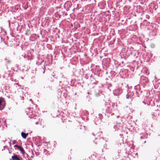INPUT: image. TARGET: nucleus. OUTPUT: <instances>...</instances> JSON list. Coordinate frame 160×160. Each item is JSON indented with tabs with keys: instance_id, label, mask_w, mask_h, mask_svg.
<instances>
[{
	"instance_id": "1a4fd4ad",
	"label": "nucleus",
	"mask_w": 160,
	"mask_h": 160,
	"mask_svg": "<svg viewBox=\"0 0 160 160\" xmlns=\"http://www.w3.org/2000/svg\"><path fill=\"white\" fill-rule=\"evenodd\" d=\"M38 124V122H36V124Z\"/></svg>"
},
{
	"instance_id": "0eeeda50",
	"label": "nucleus",
	"mask_w": 160,
	"mask_h": 160,
	"mask_svg": "<svg viewBox=\"0 0 160 160\" xmlns=\"http://www.w3.org/2000/svg\"><path fill=\"white\" fill-rule=\"evenodd\" d=\"M130 95H129L128 94L126 95V98L127 99H128L129 98V96H130Z\"/></svg>"
},
{
	"instance_id": "9b49d317",
	"label": "nucleus",
	"mask_w": 160,
	"mask_h": 160,
	"mask_svg": "<svg viewBox=\"0 0 160 160\" xmlns=\"http://www.w3.org/2000/svg\"><path fill=\"white\" fill-rule=\"evenodd\" d=\"M143 102V103L145 104H146V103L145 102Z\"/></svg>"
},
{
	"instance_id": "423d86ee",
	"label": "nucleus",
	"mask_w": 160,
	"mask_h": 160,
	"mask_svg": "<svg viewBox=\"0 0 160 160\" xmlns=\"http://www.w3.org/2000/svg\"><path fill=\"white\" fill-rule=\"evenodd\" d=\"M28 134V133H26L22 132L21 133V135L22 137L23 138L25 139L26 138Z\"/></svg>"
},
{
	"instance_id": "f03ea898",
	"label": "nucleus",
	"mask_w": 160,
	"mask_h": 160,
	"mask_svg": "<svg viewBox=\"0 0 160 160\" xmlns=\"http://www.w3.org/2000/svg\"><path fill=\"white\" fill-rule=\"evenodd\" d=\"M88 115V112L87 111H83L81 114L82 119L84 120L86 119L87 120H88V118L87 117Z\"/></svg>"
},
{
	"instance_id": "f257e3e1",
	"label": "nucleus",
	"mask_w": 160,
	"mask_h": 160,
	"mask_svg": "<svg viewBox=\"0 0 160 160\" xmlns=\"http://www.w3.org/2000/svg\"><path fill=\"white\" fill-rule=\"evenodd\" d=\"M122 92V89L119 87L116 88L113 91V93L115 95L118 96L120 95Z\"/></svg>"
},
{
	"instance_id": "20e7f679",
	"label": "nucleus",
	"mask_w": 160,
	"mask_h": 160,
	"mask_svg": "<svg viewBox=\"0 0 160 160\" xmlns=\"http://www.w3.org/2000/svg\"><path fill=\"white\" fill-rule=\"evenodd\" d=\"M114 128L115 131L118 130V129H121L122 128L121 124L119 123H117L116 125L114 126Z\"/></svg>"
},
{
	"instance_id": "ddd939ff",
	"label": "nucleus",
	"mask_w": 160,
	"mask_h": 160,
	"mask_svg": "<svg viewBox=\"0 0 160 160\" xmlns=\"http://www.w3.org/2000/svg\"><path fill=\"white\" fill-rule=\"evenodd\" d=\"M92 134L93 135H94V133H92Z\"/></svg>"
},
{
	"instance_id": "39448f33",
	"label": "nucleus",
	"mask_w": 160,
	"mask_h": 160,
	"mask_svg": "<svg viewBox=\"0 0 160 160\" xmlns=\"http://www.w3.org/2000/svg\"><path fill=\"white\" fill-rule=\"evenodd\" d=\"M12 158L13 160H20L19 158L18 157L17 155L12 156Z\"/></svg>"
},
{
	"instance_id": "f8f14e48",
	"label": "nucleus",
	"mask_w": 160,
	"mask_h": 160,
	"mask_svg": "<svg viewBox=\"0 0 160 160\" xmlns=\"http://www.w3.org/2000/svg\"><path fill=\"white\" fill-rule=\"evenodd\" d=\"M30 101H32V99H30Z\"/></svg>"
},
{
	"instance_id": "6e6552de",
	"label": "nucleus",
	"mask_w": 160,
	"mask_h": 160,
	"mask_svg": "<svg viewBox=\"0 0 160 160\" xmlns=\"http://www.w3.org/2000/svg\"><path fill=\"white\" fill-rule=\"evenodd\" d=\"M15 142H16V141L15 140H13L12 142V144H14V143H15Z\"/></svg>"
},
{
	"instance_id": "7ed1b4c3",
	"label": "nucleus",
	"mask_w": 160,
	"mask_h": 160,
	"mask_svg": "<svg viewBox=\"0 0 160 160\" xmlns=\"http://www.w3.org/2000/svg\"><path fill=\"white\" fill-rule=\"evenodd\" d=\"M14 147H16L17 148L21 151L22 154H24V150L22 147L17 145H15L14 146Z\"/></svg>"
},
{
	"instance_id": "9d476101",
	"label": "nucleus",
	"mask_w": 160,
	"mask_h": 160,
	"mask_svg": "<svg viewBox=\"0 0 160 160\" xmlns=\"http://www.w3.org/2000/svg\"><path fill=\"white\" fill-rule=\"evenodd\" d=\"M143 138V136H141V137H140V138Z\"/></svg>"
}]
</instances>
